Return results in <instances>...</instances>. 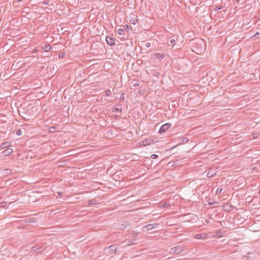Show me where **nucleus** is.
I'll return each instance as SVG.
<instances>
[{"mask_svg": "<svg viewBox=\"0 0 260 260\" xmlns=\"http://www.w3.org/2000/svg\"><path fill=\"white\" fill-rule=\"evenodd\" d=\"M185 9H188V11H193V10L199 11V8L198 7L194 8V6L197 5V3L195 1H188L187 3H185Z\"/></svg>", "mask_w": 260, "mask_h": 260, "instance_id": "f257e3e1", "label": "nucleus"}, {"mask_svg": "<svg viewBox=\"0 0 260 260\" xmlns=\"http://www.w3.org/2000/svg\"><path fill=\"white\" fill-rule=\"evenodd\" d=\"M184 250L183 247L177 245L170 249V253L173 254H178Z\"/></svg>", "mask_w": 260, "mask_h": 260, "instance_id": "f03ea898", "label": "nucleus"}, {"mask_svg": "<svg viewBox=\"0 0 260 260\" xmlns=\"http://www.w3.org/2000/svg\"><path fill=\"white\" fill-rule=\"evenodd\" d=\"M104 252L107 255L112 254L117 252V248L116 245H112L104 249Z\"/></svg>", "mask_w": 260, "mask_h": 260, "instance_id": "7ed1b4c3", "label": "nucleus"}, {"mask_svg": "<svg viewBox=\"0 0 260 260\" xmlns=\"http://www.w3.org/2000/svg\"><path fill=\"white\" fill-rule=\"evenodd\" d=\"M54 1H43L39 2L38 4H34L35 6H36V7L35 8L36 10H39L40 9H45V8H44V6L47 5H49V2H53Z\"/></svg>", "mask_w": 260, "mask_h": 260, "instance_id": "20e7f679", "label": "nucleus"}, {"mask_svg": "<svg viewBox=\"0 0 260 260\" xmlns=\"http://www.w3.org/2000/svg\"><path fill=\"white\" fill-rule=\"evenodd\" d=\"M128 18H129V22L133 25L136 24L138 22L137 16L133 13H131Z\"/></svg>", "mask_w": 260, "mask_h": 260, "instance_id": "39448f33", "label": "nucleus"}, {"mask_svg": "<svg viewBox=\"0 0 260 260\" xmlns=\"http://www.w3.org/2000/svg\"><path fill=\"white\" fill-rule=\"evenodd\" d=\"M171 124L170 123H166L163 124L159 129V133L162 134L166 132L168 129L170 128Z\"/></svg>", "mask_w": 260, "mask_h": 260, "instance_id": "423d86ee", "label": "nucleus"}, {"mask_svg": "<svg viewBox=\"0 0 260 260\" xmlns=\"http://www.w3.org/2000/svg\"><path fill=\"white\" fill-rule=\"evenodd\" d=\"M106 42L110 46H113L115 44V39L112 37H106Z\"/></svg>", "mask_w": 260, "mask_h": 260, "instance_id": "0eeeda50", "label": "nucleus"}, {"mask_svg": "<svg viewBox=\"0 0 260 260\" xmlns=\"http://www.w3.org/2000/svg\"><path fill=\"white\" fill-rule=\"evenodd\" d=\"M140 2L141 3V8H143V7L146 8L147 7V6H148V7H149V10H150L151 1H148V3H146V1H140Z\"/></svg>", "mask_w": 260, "mask_h": 260, "instance_id": "6e6552de", "label": "nucleus"}, {"mask_svg": "<svg viewBox=\"0 0 260 260\" xmlns=\"http://www.w3.org/2000/svg\"><path fill=\"white\" fill-rule=\"evenodd\" d=\"M13 152V150L12 148H8L6 150L3 151L2 153L5 156H9L11 155Z\"/></svg>", "mask_w": 260, "mask_h": 260, "instance_id": "1a4fd4ad", "label": "nucleus"}, {"mask_svg": "<svg viewBox=\"0 0 260 260\" xmlns=\"http://www.w3.org/2000/svg\"><path fill=\"white\" fill-rule=\"evenodd\" d=\"M48 6L47 7H46L45 8V9H48L49 10H50V11H53V10H55V5H54L53 3H49V5H48Z\"/></svg>", "mask_w": 260, "mask_h": 260, "instance_id": "9d476101", "label": "nucleus"}, {"mask_svg": "<svg viewBox=\"0 0 260 260\" xmlns=\"http://www.w3.org/2000/svg\"><path fill=\"white\" fill-rule=\"evenodd\" d=\"M155 57L158 59L161 60L165 57V54L160 53H156L154 55Z\"/></svg>", "mask_w": 260, "mask_h": 260, "instance_id": "9b49d317", "label": "nucleus"}, {"mask_svg": "<svg viewBox=\"0 0 260 260\" xmlns=\"http://www.w3.org/2000/svg\"><path fill=\"white\" fill-rule=\"evenodd\" d=\"M10 146V143L9 142H5L0 145V149H3L5 148H7Z\"/></svg>", "mask_w": 260, "mask_h": 260, "instance_id": "f8f14e48", "label": "nucleus"}, {"mask_svg": "<svg viewBox=\"0 0 260 260\" xmlns=\"http://www.w3.org/2000/svg\"><path fill=\"white\" fill-rule=\"evenodd\" d=\"M88 205L90 206L93 205H97L99 204L98 201L95 199H94L89 200L88 201Z\"/></svg>", "mask_w": 260, "mask_h": 260, "instance_id": "ddd939ff", "label": "nucleus"}, {"mask_svg": "<svg viewBox=\"0 0 260 260\" xmlns=\"http://www.w3.org/2000/svg\"><path fill=\"white\" fill-rule=\"evenodd\" d=\"M24 131L25 129L24 128H19L16 130V133L18 136H21Z\"/></svg>", "mask_w": 260, "mask_h": 260, "instance_id": "4468645a", "label": "nucleus"}, {"mask_svg": "<svg viewBox=\"0 0 260 260\" xmlns=\"http://www.w3.org/2000/svg\"><path fill=\"white\" fill-rule=\"evenodd\" d=\"M122 110V108L120 106H119V107H114L112 109V112H121Z\"/></svg>", "mask_w": 260, "mask_h": 260, "instance_id": "2eb2a0df", "label": "nucleus"}, {"mask_svg": "<svg viewBox=\"0 0 260 260\" xmlns=\"http://www.w3.org/2000/svg\"><path fill=\"white\" fill-rule=\"evenodd\" d=\"M144 229H145L146 231H149L153 229V225H152V224H149L148 225H145L144 227Z\"/></svg>", "mask_w": 260, "mask_h": 260, "instance_id": "dca6fc26", "label": "nucleus"}, {"mask_svg": "<svg viewBox=\"0 0 260 260\" xmlns=\"http://www.w3.org/2000/svg\"><path fill=\"white\" fill-rule=\"evenodd\" d=\"M42 48L45 51L47 52L51 48V47L50 45L47 44L44 45Z\"/></svg>", "mask_w": 260, "mask_h": 260, "instance_id": "f3484780", "label": "nucleus"}, {"mask_svg": "<svg viewBox=\"0 0 260 260\" xmlns=\"http://www.w3.org/2000/svg\"><path fill=\"white\" fill-rule=\"evenodd\" d=\"M118 34L120 35H124V30L122 28H119L117 30Z\"/></svg>", "mask_w": 260, "mask_h": 260, "instance_id": "a211bd4d", "label": "nucleus"}, {"mask_svg": "<svg viewBox=\"0 0 260 260\" xmlns=\"http://www.w3.org/2000/svg\"><path fill=\"white\" fill-rule=\"evenodd\" d=\"M253 38H254L255 39H258L260 38V32H257L256 34H255L253 36Z\"/></svg>", "mask_w": 260, "mask_h": 260, "instance_id": "6ab92c4d", "label": "nucleus"}, {"mask_svg": "<svg viewBox=\"0 0 260 260\" xmlns=\"http://www.w3.org/2000/svg\"><path fill=\"white\" fill-rule=\"evenodd\" d=\"M161 206L162 208H166L169 206V204L166 202H164L161 204Z\"/></svg>", "mask_w": 260, "mask_h": 260, "instance_id": "aec40b11", "label": "nucleus"}, {"mask_svg": "<svg viewBox=\"0 0 260 260\" xmlns=\"http://www.w3.org/2000/svg\"><path fill=\"white\" fill-rule=\"evenodd\" d=\"M129 26L127 24L124 25L123 26L124 30H126V31H128L129 30Z\"/></svg>", "mask_w": 260, "mask_h": 260, "instance_id": "412c9836", "label": "nucleus"}, {"mask_svg": "<svg viewBox=\"0 0 260 260\" xmlns=\"http://www.w3.org/2000/svg\"><path fill=\"white\" fill-rule=\"evenodd\" d=\"M158 156L157 154H153L150 155V157L152 159H156L158 158Z\"/></svg>", "mask_w": 260, "mask_h": 260, "instance_id": "4be33fe9", "label": "nucleus"}, {"mask_svg": "<svg viewBox=\"0 0 260 260\" xmlns=\"http://www.w3.org/2000/svg\"><path fill=\"white\" fill-rule=\"evenodd\" d=\"M19 2L20 1H13V6L14 7H17Z\"/></svg>", "mask_w": 260, "mask_h": 260, "instance_id": "5701e85b", "label": "nucleus"}, {"mask_svg": "<svg viewBox=\"0 0 260 260\" xmlns=\"http://www.w3.org/2000/svg\"><path fill=\"white\" fill-rule=\"evenodd\" d=\"M140 85V83L139 81H136L134 84V86L135 87H138V86H139Z\"/></svg>", "mask_w": 260, "mask_h": 260, "instance_id": "b1692460", "label": "nucleus"}, {"mask_svg": "<svg viewBox=\"0 0 260 260\" xmlns=\"http://www.w3.org/2000/svg\"><path fill=\"white\" fill-rule=\"evenodd\" d=\"M64 55H65V53L63 52H62L58 54V57H59V58H63L64 56Z\"/></svg>", "mask_w": 260, "mask_h": 260, "instance_id": "393cba45", "label": "nucleus"}, {"mask_svg": "<svg viewBox=\"0 0 260 260\" xmlns=\"http://www.w3.org/2000/svg\"><path fill=\"white\" fill-rule=\"evenodd\" d=\"M55 129V127L54 126H50L49 128V130L50 132L52 133V132H54V130Z\"/></svg>", "mask_w": 260, "mask_h": 260, "instance_id": "a878e982", "label": "nucleus"}, {"mask_svg": "<svg viewBox=\"0 0 260 260\" xmlns=\"http://www.w3.org/2000/svg\"><path fill=\"white\" fill-rule=\"evenodd\" d=\"M224 7V6H222V7H220V6H216L214 9L215 11H217L218 10H220L221 9H222V8Z\"/></svg>", "mask_w": 260, "mask_h": 260, "instance_id": "bb28decb", "label": "nucleus"}, {"mask_svg": "<svg viewBox=\"0 0 260 260\" xmlns=\"http://www.w3.org/2000/svg\"><path fill=\"white\" fill-rule=\"evenodd\" d=\"M124 98H125V95L124 93H122L120 96V101H123L124 100Z\"/></svg>", "mask_w": 260, "mask_h": 260, "instance_id": "cd10ccee", "label": "nucleus"}, {"mask_svg": "<svg viewBox=\"0 0 260 260\" xmlns=\"http://www.w3.org/2000/svg\"><path fill=\"white\" fill-rule=\"evenodd\" d=\"M31 250L34 252L38 251V248L36 246H33L31 247Z\"/></svg>", "mask_w": 260, "mask_h": 260, "instance_id": "c85d7f7f", "label": "nucleus"}, {"mask_svg": "<svg viewBox=\"0 0 260 260\" xmlns=\"http://www.w3.org/2000/svg\"><path fill=\"white\" fill-rule=\"evenodd\" d=\"M152 225H153V229H156L158 226V224L157 223H152Z\"/></svg>", "mask_w": 260, "mask_h": 260, "instance_id": "c756f323", "label": "nucleus"}, {"mask_svg": "<svg viewBox=\"0 0 260 260\" xmlns=\"http://www.w3.org/2000/svg\"><path fill=\"white\" fill-rule=\"evenodd\" d=\"M6 205V202H2L0 203V207H5Z\"/></svg>", "mask_w": 260, "mask_h": 260, "instance_id": "7c9ffc66", "label": "nucleus"}, {"mask_svg": "<svg viewBox=\"0 0 260 260\" xmlns=\"http://www.w3.org/2000/svg\"><path fill=\"white\" fill-rule=\"evenodd\" d=\"M110 93H111V91H110V90L108 89V90H107L105 91V94L106 95L108 96V95H110Z\"/></svg>", "mask_w": 260, "mask_h": 260, "instance_id": "2f4dec72", "label": "nucleus"}, {"mask_svg": "<svg viewBox=\"0 0 260 260\" xmlns=\"http://www.w3.org/2000/svg\"><path fill=\"white\" fill-rule=\"evenodd\" d=\"M221 191H222L221 188H218L216 191V193L219 194V193H221Z\"/></svg>", "mask_w": 260, "mask_h": 260, "instance_id": "473e14b6", "label": "nucleus"}, {"mask_svg": "<svg viewBox=\"0 0 260 260\" xmlns=\"http://www.w3.org/2000/svg\"><path fill=\"white\" fill-rule=\"evenodd\" d=\"M175 39H172L170 41V43L173 45H174L175 44Z\"/></svg>", "mask_w": 260, "mask_h": 260, "instance_id": "72a5a7b5", "label": "nucleus"}, {"mask_svg": "<svg viewBox=\"0 0 260 260\" xmlns=\"http://www.w3.org/2000/svg\"><path fill=\"white\" fill-rule=\"evenodd\" d=\"M154 76H158L159 75V73L158 72H154L153 73Z\"/></svg>", "mask_w": 260, "mask_h": 260, "instance_id": "f704fd0d", "label": "nucleus"}, {"mask_svg": "<svg viewBox=\"0 0 260 260\" xmlns=\"http://www.w3.org/2000/svg\"><path fill=\"white\" fill-rule=\"evenodd\" d=\"M38 52V50H37V48H35V49H34L32 50V53H36V52Z\"/></svg>", "mask_w": 260, "mask_h": 260, "instance_id": "c9c22d12", "label": "nucleus"}, {"mask_svg": "<svg viewBox=\"0 0 260 260\" xmlns=\"http://www.w3.org/2000/svg\"><path fill=\"white\" fill-rule=\"evenodd\" d=\"M188 141V139L187 138H184L183 139V143H186Z\"/></svg>", "mask_w": 260, "mask_h": 260, "instance_id": "e433bc0d", "label": "nucleus"}, {"mask_svg": "<svg viewBox=\"0 0 260 260\" xmlns=\"http://www.w3.org/2000/svg\"><path fill=\"white\" fill-rule=\"evenodd\" d=\"M57 193L58 196L61 197L62 194V192H57Z\"/></svg>", "mask_w": 260, "mask_h": 260, "instance_id": "4c0bfd02", "label": "nucleus"}, {"mask_svg": "<svg viewBox=\"0 0 260 260\" xmlns=\"http://www.w3.org/2000/svg\"><path fill=\"white\" fill-rule=\"evenodd\" d=\"M55 5H56V7H57V9L59 10V4H57V2L55 1Z\"/></svg>", "mask_w": 260, "mask_h": 260, "instance_id": "58836bf2", "label": "nucleus"}, {"mask_svg": "<svg viewBox=\"0 0 260 260\" xmlns=\"http://www.w3.org/2000/svg\"><path fill=\"white\" fill-rule=\"evenodd\" d=\"M247 254V257H250V255L252 254V253L251 252H248Z\"/></svg>", "mask_w": 260, "mask_h": 260, "instance_id": "ea45409f", "label": "nucleus"}, {"mask_svg": "<svg viewBox=\"0 0 260 260\" xmlns=\"http://www.w3.org/2000/svg\"><path fill=\"white\" fill-rule=\"evenodd\" d=\"M207 176L208 177H210L213 176L212 175H210V174H209V173H207Z\"/></svg>", "mask_w": 260, "mask_h": 260, "instance_id": "a19ab883", "label": "nucleus"}, {"mask_svg": "<svg viewBox=\"0 0 260 260\" xmlns=\"http://www.w3.org/2000/svg\"><path fill=\"white\" fill-rule=\"evenodd\" d=\"M207 176L208 177H210L213 176L212 175H210V174H209V173H207Z\"/></svg>", "mask_w": 260, "mask_h": 260, "instance_id": "79ce46f5", "label": "nucleus"}, {"mask_svg": "<svg viewBox=\"0 0 260 260\" xmlns=\"http://www.w3.org/2000/svg\"><path fill=\"white\" fill-rule=\"evenodd\" d=\"M224 210L228 212V211H230L231 210V209H228V208H226V209H224Z\"/></svg>", "mask_w": 260, "mask_h": 260, "instance_id": "37998d69", "label": "nucleus"}, {"mask_svg": "<svg viewBox=\"0 0 260 260\" xmlns=\"http://www.w3.org/2000/svg\"><path fill=\"white\" fill-rule=\"evenodd\" d=\"M224 210L228 212V211H230L231 210V209H228V208H226V209H224Z\"/></svg>", "mask_w": 260, "mask_h": 260, "instance_id": "c03bdc74", "label": "nucleus"}, {"mask_svg": "<svg viewBox=\"0 0 260 260\" xmlns=\"http://www.w3.org/2000/svg\"><path fill=\"white\" fill-rule=\"evenodd\" d=\"M41 249V247L38 248V251Z\"/></svg>", "mask_w": 260, "mask_h": 260, "instance_id": "a18cd8bd", "label": "nucleus"}, {"mask_svg": "<svg viewBox=\"0 0 260 260\" xmlns=\"http://www.w3.org/2000/svg\"><path fill=\"white\" fill-rule=\"evenodd\" d=\"M258 193L260 194V189L258 190Z\"/></svg>", "mask_w": 260, "mask_h": 260, "instance_id": "49530a36", "label": "nucleus"}, {"mask_svg": "<svg viewBox=\"0 0 260 260\" xmlns=\"http://www.w3.org/2000/svg\"><path fill=\"white\" fill-rule=\"evenodd\" d=\"M182 2V1H179V2L180 3H181V2Z\"/></svg>", "mask_w": 260, "mask_h": 260, "instance_id": "de8ad7c7", "label": "nucleus"}, {"mask_svg": "<svg viewBox=\"0 0 260 260\" xmlns=\"http://www.w3.org/2000/svg\"><path fill=\"white\" fill-rule=\"evenodd\" d=\"M259 168H260V163H259Z\"/></svg>", "mask_w": 260, "mask_h": 260, "instance_id": "09e8293b", "label": "nucleus"}]
</instances>
